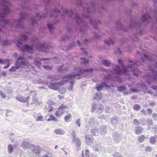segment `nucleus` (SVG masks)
Returning <instances> with one entry per match:
<instances>
[{"label":"nucleus","mask_w":157,"mask_h":157,"mask_svg":"<svg viewBox=\"0 0 157 157\" xmlns=\"http://www.w3.org/2000/svg\"><path fill=\"white\" fill-rule=\"evenodd\" d=\"M9 0H0V4L2 8V12H0V21L3 22L5 24L14 28H17L21 25L22 20L27 17L28 14L24 13H21L20 19L19 20H7L5 19L4 18L5 16L11 11L8 6L9 4Z\"/></svg>","instance_id":"1"},{"label":"nucleus","mask_w":157,"mask_h":157,"mask_svg":"<svg viewBox=\"0 0 157 157\" xmlns=\"http://www.w3.org/2000/svg\"><path fill=\"white\" fill-rule=\"evenodd\" d=\"M92 68L86 70H82L80 67H75L74 72L71 75L69 74L68 75L64 76L63 80L60 82H52L49 85L48 87L52 90H57L61 86L67 82V80L65 79H69L73 78H76L79 79L82 77L84 73L91 72L93 71Z\"/></svg>","instance_id":"2"},{"label":"nucleus","mask_w":157,"mask_h":157,"mask_svg":"<svg viewBox=\"0 0 157 157\" xmlns=\"http://www.w3.org/2000/svg\"><path fill=\"white\" fill-rule=\"evenodd\" d=\"M118 62L121 65V67L118 66H116L114 67L113 72L117 74H125L128 75V72L131 71L133 73L134 75L138 76L139 75V71L136 67L137 66V63L136 60L134 62L132 61H130L129 65L126 67L124 66V64L121 62L120 59L117 60Z\"/></svg>","instance_id":"3"},{"label":"nucleus","mask_w":157,"mask_h":157,"mask_svg":"<svg viewBox=\"0 0 157 157\" xmlns=\"http://www.w3.org/2000/svg\"><path fill=\"white\" fill-rule=\"evenodd\" d=\"M100 69L103 71H105L108 74L107 76H105L104 78V81L103 82L101 83L100 84H98L97 85L96 88L97 90L98 91L102 90L103 88L105 87H109L107 83L111 81V80H113L114 81L117 80L118 77H116V78H114V74H113V73L112 71H110L108 70H106L103 68H101Z\"/></svg>","instance_id":"4"},{"label":"nucleus","mask_w":157,"mask_h":157,"mask_svg":"<svg viewBox=\"0 0 157 157\" xmlns=\"http://www.w3.org/2000/svg\"><path fill=\"white\" fill-rule=\"evenodd\" d=\"M15 65L17 67V68H19L21 66H23L24 68L26 69L28 68H33L34 67L30 64L26 62L25 59L21 56H20L16 61Z\"/></svg>","instance_id":"5"},{"label":"nucleus","mask_w":157,"mask_h":157,"mask_svg":"<svg viewBox=\"0 0 157 157\" xmlns=\"http://www.w3.org/2000/svg\"><path fill=\"white\" fill-rule=\"evenodd\" d=\"M68 106L62 104L56 112L55 115L57 118L59 117L64 112L65 109H67Z\"/></svg>","instance_id":"6"},{"label":"nucleus","mask_w":157,"mask_h":157,"mask_svg":"<svg viewBox=\"0 0 157 157\" xmlns=\"http://www.w3.org/2000/svg\"><path fill=\"white\" fill-rule=\"evenodd\" d=\"M75 19L76 21V23L78 25L77 29L80 30L82 32L84 31L83 28L81 27V26L82 25V23L83 21L80 17L78 14H75Z\"/></svg>","instance_id":"7"},{"label":"nucleus","mask_w":157,"mask_h":157,"mask_svg":"<svg viewBox=\"0 0 157 157\" xmlns=\"http://www.w3.org/2000/svg\"><path fill=\"white\" fill-rule=\"evenodd\" d=\"M34 47L36 49L40 51H43V49L45 48L44 44L43 43L42 41L40 40L36 41Z\"/></svg>","instance_id":"8"},{"label":"nucleus","mask_w":157,"mask_h":157,"mask_svg":"<svg viewBox=\"0 0 157 157\" xmlns=\"http://www.w3.org/2000/svg\"><path fill=\"white\" fill-rule=\"evenodd\" d=\"M30 93H33L34 94V96L33 98V101L32 103L35 104L36 105H40L42 103V102L36 97V92L35 91H30Z\"/></svg>","instance_id":"9"},{"label":"nucleus","mask_w":157,"mask_h":157,"mask_svg":"<svg viewBox=\"0 0 157 157\" xmlns=\"http://www.w3.org/2000/svg\"><path fill=\"white\" fill-rule=\"evenodd\" d=\"M106 34L108 38V39H105L104 40V42L108 45H110L113 44L114 43V41L110 37V36H112V32H109L107 33Z\"/></svg>","instance_id":"10"},{"label":"nucleus","mask_w":157,"mask_h":157,"mask_svg":"<svg viewBox=\"0 0 157 157\" xmlns=\"http://www.w3.org/2000/svg\"><path fill=\"white\" fill-rule=\"evenodd\" d=\"M151 19V17L148 14L146 13L142 15L141 22V23H143V24L144 23V24L145 23L147 24L148 23L149 21Z\"/></svg>","instance_id":"11"},{"label":"nucleus","mask_w":157,"mask_h":157,"mask_svg":"<svg viewBox=\"0 0 157 157\" xmlns=\"http://www.w3.org/2000/svg\"><path fill=\"white\" fill-rule=\"evenodd\" d=\"M97 124L96 121L95 119L93 118H91L89 121L86 122V125L87 127H89V126H94L96 125Z\"/></svg>","instance_id":"12"},{"label":"nucleus","mask_w":157,"mask_h":157,"mask_svg":"<svg viewBox=\"0 0 157 157\" xmlns=\"http://www.w3.org/2000/svg\"><path fill=\"white\" fill-rule=\"evenodd\" d=\"M33 116L36 121H43V117L40 113H34L33 114Z\"/></svg>","instance_id":"13"},{"label":"nucleus","mask_w":157,"mask_h":157,"mask_svg":"<svg viewBox=\"0 0 157 157\" xmlns=\"http://www.w3.org/2000/svg\"><path fill=\"white\" fill-rule=\"evenodd\" d=\"M21 49L23 52L27 51L31 53H32L33 52V48L28 46L27 45H25L23 48H21Z\"/></svg>","instance_id":"14"},{"label":"nucleus","mask_w":157,"mask_h":157,"mask_svg":"<svg viewBox=\"0 0 157 157\" xmlns=\"http://www.w3.org/2000/svg\"><path fill=\"white\" fill-rule=\"evenodd\" d=\"M30 98L28 97L27 98H25L23 96H19L16 97V99L19 101L23 102H27L29 101Z\"/></svg>","instance_id":"15"},{"label":"nucleus","mask_w":157,"mask_h":157,"mask_svg":"<svg viewBox=\"0 0 157 157\" xmlns=\"http://www.w3.org/2000/svg\"><path fill=\"white\" fill-rule=\"evenodd\" d=\"M72 135L73 136V142L76 141V144L77 147H78L79 148V147H80L81 143L80 141V140L79 139L77 138L76 139V135L75 132H73Z\"/></svg>","instance_id":"16"},{"label":"nucleus","mask_w":157,"mask_h":157,"mask_svg":"<svg viewBox=\"0 0 157 157\" xmlns=\"http://www.w3.org/2000/svg\"><path fill=\"white\" fill-rule=\"evenodd\" d=\"M32 147V149L33 152L36 154L39 153L40 151V146L34 145H31Z\"/></svg>","instance_id":"17"},{"label":"nucleus","mask_w":157,"mask_h":157,"mask_svg":"<svg viewBox=\"0 0 157 157\" xmlns=\"http://www.w3.org/2000/svg\"><path fill=\"white\" fill-rule=\"evenodd\" d=\"M61 75H49L47 77L48 79H50L51 81H54L59 80L61 78Z\"/></svg>","instance_id":"18"},{"label":"nucleus","mask_w":157,"mask_h":157,"mask_svg":"<svg viewBox=\"0 0 157 157\" xmlns=\"http://www.w3.org/2000/svg\"><path fill=\"white\" fill-rule=\"evenodd\" d=\"M98 129L99 134L104 135L106 132V127L105 126H102Z\"/></svg>","instance_id":"19"},{"label":"nucleus","mask_w":157,"mask_h":157,"mask_svg":"<svg viewBox=\"0 0 157 157\" xmlns=\"http://www.w3.org/2000/svg\"><path fill=\"white\" fill-rule=\"evenodd\" d=\"M86 142L87 144L90 145L93 140L92 136L90 135H87L85 136Z\"/></svg>","instance_id":"20"},{"label":"nucleus","mask_w":157,"mask_h":157,"mask_svg":"<svg viewBox=\"0 0 157 157\" xmlns=\"http://www.w3.org/2000/svg\"><path fill=\"white\" fill-rule=\"evenodd\" d=\"M90 23L92 26H93L94 29H95L97 31H98V29L97 27L98 26V24H100V23L99 21H95L94 22H92L91 20L90 21Z\"/></svg>","instance_id":"21"},{"label":"nucleus","mask_w":157,"mask_h":157,"mask_svg":"<svg viewBox=\"0 0 157 157\" xmlns=\"http://www.w3.org/2000/svg\"><path fill=\"white\" fill-rule=\"evenodd\" d=\"M64 14L62 16V17H64L67 16L68 17H71L73 14L72 11V10H64Z\"/></svg>","instance_id":"22"},{"label":"nucleus","mask_w":157,"mask_h":157,"mask_svg":"<svg viewBox=\"0 0 157 157\" xmlns=\"http://www.w3.org/2000/svg\"><path fill=\"white\" fill-rule=\"evenodd\" d=\"M54 132L56 134L62 135H63L65 133V131L61 128H58L55 129L54 131Z\"/></svg>","instance_id":"23"},{"label":"nucleus","mask_w":157,"mask_h":157,"mask_svg":"<svg viewBox=\"0 0 157 157\" xmlns=\"http://www.w3.org/2000/svg\"><path fill=\"white\" fill-rule=\"evenodd\" d=\"M83 12L82 14L84 17H89L90 16V13L88 9L86 10L85 9H84Z\"/></svg>","instance_id":"24"},{"label":"nucleus","mask_w":157,"mask_h":157,"mask_svg":"<svg viewBox=\"0 0 157 157\" xmlns=\"http://www.w3.org/2000/svg\"><path fill=\"white\" fill-rule=\"evenodd\" d=\"M151 73L152 75L151 77L153 78V81L157 83V72L153 71Z\"/></svg>","instance_id":"25"},{"label":"nucleus","mask_w":157,"mask_h":157,"mask_svg":"<svg viewBox=\"0 0 157 157\" xmlns=\"http://www.w3.org/2000/svg\"><path fill=\"white\" fill-rule=\"evenodd\" d=\"M75 78H73L71 79H65V80H67V82L68 81L69 82H71V85L69 86L68 88L67 89L68 90L70 91L72 89L73 87V83L74 82V81L73 80V79Z\"/></svg>","instance_id":"26"},{"label":"nucleus","mask_w":157,"mask_h":157,"mask_svg":"<svg viewBox=\"0 0 157 157\" xmlns=\"http://www.w3.org/2000/svg\"><path fill=\"white\" fill-rule=\"evenodd\" d=\"M31 145L30 144L28 141H23L21 145V147L24 148H29Z\"/></svg>","instance_id":"27"},{"label":"nucleus","mask_w":157,"mask_h":157,"mask_svg":"<svg viewBox=\"0 0 157 157\" xmlns=\"http://www.w3.org/2000/svg\"><path fill=\"white\" fill-rule=\"evenodd\" d=\"M143 128L140 126H138L136 128L135 133L137 135H140L142 132Z\"/></svg>","instance_id":"28"},{"label":"nucleus","mask_w":157,"mask_h":157,"mask_svg":"<svg viewBox=\"0 0 157 157\" xmlns=\"http://www.w3.org/2000/svg\"><path fill=\"white\" fill-rule=\"evenodd\" d=\"M91 133L93 135L98 136L99 135L98 128H93L91 130Z\"/></svg>","instance_id":"29"},{"label":"nucleus","mask_w":157,"mask_h":157,"mask_svg":"<svg viewBox=\"0 0 157 157\" xmlns=\"http://www.w3.org/2000/svg\"><path fill=\"white\" fill-rule=\"evenodd\" d=\"M93 148L95 151H99L101 150L102 147L99 144H95L94 145Z\"/></svg>","instance_id":"30"},{"label":"nucleus","mask_w":157,"mask_h":157,"mask_svg":"<svg viewBox=\"0 0 157 157\" xmlns=\"http://www.w3.org/2000/svg\"><path fill=\"white\" fill-rule=\"evenodd\" d=\"M140 23H134L132 21H131L130 24V27L131 28L132 27H135V29H137L140 27L139 25Z\"/></svg>","instance_id":"31"},{"label":"nucleus","mask_w":157,"mask_h":157,"mask_svg":"<svg viewBox=\"0 0 157 157\" xmlns=\"http://www.w3.org/2000/svg\"><path fill=\"white\" fill-rule=\"evenodd\" d=\"M113 137L115 142L117 143L120 140L121 138L120 135H119L117 133L114 134L113 135Z\"/></svg>","instance_id":"32"},{"label":"nucleus","mask_w":157,"mask_h":157,"mask_svg":"<svg viewBox=\"0 0 157 157\" xmlns=\"http://www.w3.org/2000/svg\"><path fill=\"white\" fill-rule=\"evenodd\" d=\"M104 110V107L102 104H99L97 109V112L98 113H101Z\"/></svg>","instance_id":"33"},{"label":"nucleus","mask_w":157,"mask_h":157,"mask_svg":"<svg viewBox=\"0 0 157 157\" xmlns=\"http://www.w3.org/2000/svg\"><path fill=\"white\" fill-rule=\"evenodd\" d=\"M156 138H157V136H151L150 138L149 142L151 144H155L156 142Z\"/></svg>","instance_id":"34"},{"label":"nucleus","mask_w":157,"mask_h":157,"mask_svg":"<svg viewBox=\"0 0 157 157\" xmlns=\"http://www.w3.org/2000/svg\"><path fill=\"white\" fill-rule=\"evenodd\" d=\"M118 117L117 116L114 117L111 120V122L113 124L115 125L118 123Z\"/></svg>","instance_id":"35"},{"label":"nucleus","mask_w":157,"mask_h":157,"mask_svg":"<svg viewBox=\"0 0 157 157\" xmlns=\"http://www.w3.org/2000/svg\"><path fill=\"white\" fill-rule=\"evenodd\" d=\"M38 59L37 58H36L34 60V63L35 65L39 68H40L41 65V63L38 60L36 59Z\"/></svg>","instance_id":"36"},{"label":"nucleus","mask_w":157,"mask_h":157,"mask_svg":"<svg viewBox=\"0 0 157 157\" xmlns=\"http://www.w3.org/2000/svg\"><path fill=\"white\" fill-rule=\"evenodd\" d=\"M48 121H58V120L54 116L52 115H51L50 118L48 119L47 120Z\"/></svg>","instance_id":"37"},{"label":"nucleus","mask_w":157,"mask_h":157,"mask_svg":"<svg viewBox=\"0 0 157 157\" xmlns=\"http://www.w3.org/2000/svg\"><path fill=\"white\" fill-rule=\"evenodd\" d=\"M71 115L70 113L66 116L64 117V120L65 122H69L70 119L71 118Z\"/></svg>","instance_id":"38"},{"label":"nucleus","mask_w":157,"mask_h":157,"mask_svg":"<svg viewBox=\"0 0 157 157\" xmlns=\"http://www.w3.org/2000/svg\"><path fill=\"white\" fill-rule=\"evenodd\" d=\"M102 63L104 66L107 67L109 66L111 64L110 62L107 60H104L102 61Z\"/></svg>","instance_id":"39"},{"label":"nucleus","mask_w":157,"mask_h":157,"mask_svg":"<svg viewBox=\"0 0 157 157\" xmlns=\"http://www.w3.org/2000/svg\"><path fill=\"white\" fill-rule=\"evenodd\" d=\"M145 139V136L144 135H141L138 137V140L140 143H142Z\"/></svg>","instance_id":"40"},{"label":"nucleus","mask_w":157,"mask_h":157,"mask_svg":"<svg viewBox=\"0 0 157 157\" xmlns=\"http://www.w3.org/2000/svg\"><path fill=\"white\" fill-rule=\"evenodd\" d=\"M10 61L8 59H0V63L1 64H5L6 63H9Z\"/></svg>","instance_id":"41"},{"label":"nucleus","mask_w":157,"mask_h":157,"mask_svg":"<svg viewBox=\"0 0 157 157\" xmlns=\"http://www.w3.org/2000/svg\"><path fill=\"white\" fill-rule=\"evenodd\" d=\"M102 96L101 94H96L94 96V98L96 100H101V99Z\"/></svg>","instance_id":"42"},{"label":"nucleus","mask_w":157,"mask_h":157,"mask_svg":"<svg viewBox=\"0 0 157 157\" xmlns=\"http://www.w3.org/2000/svg\"><path fill=\"white\" fill-rule=\"evenodd\" d=\"M116 27L118 30L121 29L122 28V26L121 25L120 21H119L116 23Z\"/></svg>","instance_id":"43"},{"label":"nucleus","mask_w":157,"mask_h":157,"mask_svg":"<svg viewBox=\"0 0 157 157\" xmlns=\"http://www.w3.org/2000/svg\"><path fill=\"white\" fill-rule=\"evenodd\" d=\"M113 157H124L120 153L118 152H115L113 154Z\"/></svg>","instance_id":"44"},{"label":"nucleus","mask_w":157,"mask_h":157,"mask_svg":"<svg viewBox=\"0 0 157 157\" xmlns=\"http://www.w3.org/2000/svg\"><path fill=\"white\" fill-rule=\"evenodd\" d=\"M13 148V147L12 145L10 144H9L8 147V152L10 153H12V152Z\"/></svg>","instance_id":"45"},{"label":"nucleus","mask_w":157,"mask_h":157,"mask_svg":"<svg viewBox=\"0 0 157 157\" xmlns=\"http://www.w3.org/2000/svg\"><path fill=\"white\" fill-rule=\"evenodd\" d=\"M59 93L62 94H65L66 92V89L64 88H61L59 90Z\"/></svg>","instance_id":"46"},{"label":"nucleus","mask_w":157,"mask_h":157,"mask_svg":"<svg viewBox=\"0 0 157 157\" xmlns=\"http://www.w3.org/2000/svg\"><path fill=\"white\" fill-rule=\"evenodd\" d=\"M31 25L34 27H36L37 25V21L35 20L33 18L31 19Z\"/></svg>","instance_id":"47"},{"label":"nucleus","mask_w":157,"mask_h":157,"mask_svg":"<svg viewBox=\"0 0 157 157\" xmlns=\"http://www.w3.org/2000/svg\"><path fill=\"white\" fill-rule=\"evenodd\" d=\"M42 16V13H40L36 15V16L35 17V19H41Z\"/></svg>","instance_id":"48"},{"label":"nucleus","mask_w":157,"mask_h":157,"mask_svg":"<svg viewBox=\"0 0 157 157\" xmlns=\"http://www.w3.org/2000/svg\"><path fill=\"white\" fill-rule=\"evenodd\" d=\"M81 59L82 60L81 62L85 64H86L89 63L88 60L86 59L81 58Z\"/></svg>","instance_id":"49"},{"label":"nucleus","mask_w":157,"mask_h":157,"mask_svg":"<svg viewBox=\"0 0 157 157\" xmlns=\"http://www.w3.org/2000/svg\"><path fill=\"white\" fill-rule=\"evenodd\" d=\"M44 67L47 70H51L53 68L52 66L46 65H44Z\"/></svg>","instance_id":"50"},{"label":"nucleus","mask_w":157,"mask_h":157,"mask_svg":"<svg viewBox=\"0 0 157 157\" xmlns=\"http://www.w3.org/2000/svg\"><path fill=\"white\" fill-rule=\"evenodd\" d=\"M40 59L41 61H44V63H49L50 59L48 58H44V59Z\"/></svg>","instance_id":"51"},{"label":"nucleus","mask_w":157,"mask_h":157,"mask_svg":"<svg viewBox=\"0 0 157 157\" xmlns=\"http://www.w3.org/2000/svg\"><path fill=\"white\" fill-rule=\"evenodd\" d=\"M133 108L135 110H138L140 109V107L139 105L136 104L134 105Z\"/></svg>","instance_id":"52"},{"label":"nucleus","mask_w":157,"mask_h":157,"mask_svg":"<svg viewBox=\"0 0 157 157\" xmlns=\"http://www.w3.org/2000/svg\"><path fill=\"white\" fill-rule=\"evenodd\" d=\"M92 7L91 8V13H92L93 11L94 12H95V10H96L98 9V7L97 6H94V4L93 3L91 4Z\"/></svg>","instance_id":"53"},{"label":"nucleus","mask_w":157,"mask_h":157,"mask_svg":"<svg viewBox=\"0 0 157 157\" xmlns=\"http://www.w3.org/2000/svg\"><path fill=\"white\" fill-rule=\"evenodd\" d=\"M27 39V36L25 35H22L20 38L21 40H25Z\"/></svg>","instance_id":"54"},{"label":"nucleus","mask_w":157,"mask_h":157,"mask_svg":"<svg viewBox=\"0 0 157 157\" xmlns=\"http://www.w3.org/2000/svg\"><path fill=\"white\" fill-rule=\"evenodd\" d=\"M145 150L147 151L150 152L151 151L152 148L151 147L148 146L145 147Z\"/></svg>","instance_id":"55"},{"label":"nucleus","mask_w":157,"mask_h":157,"mask_svg":"<svg viewBox=\"0 0 157 157\" xmlns=\"http://www.w3.org/2000/svg\"><path fill=\"white\" fill-rule=\"evenodd\" d=\"M126 89V88L123 86H121L118 87V90L119 91L122 92L124 91Z\"/></svg>","instance_id":"56"},{"label":"nucleus","mask_w":157,"mask_h":157,"mask_svg":"<svg viewBox=\"0 0 157 157\" xmlns=\"http://www.w3.org/2000/svg\"><path fill=\"white\" fill-rule=\"evenodd\" d=\"M97 107V105L95 103H94L92 105V108L91 110V112H94V110H95L96 108Z\"/></svg>","instance_id":"57"},{"label":"nucleus","mask_w":157,"mask_h":157,"mask_svg":"<svg viewBox=\"0 0 157 157\" xmlns=\"http://www.w3.org/2000/svg\"><path fill=\"white\" fill-rule=\"evenodd\" d=\"M12 112L10 111L9 110H7L6 111V117H9L10 115H11L12 114Z\"/></svg>","instance_id":"58"},{"label":"nucleus","mask_w":157,"mask_h":157,"mask_svg":"<svg viewBox=\"0 0 157 157\" xmlns=\"http://www.w3.org/2000/svg\"><path fill=\"white\" fill-rule=\"evenodd\" d=\"M147 125L149 126H151L153 125L152 121V120H148L147 121Z\"/></svg>","instance_id":"59"},{"label":"nucleus","mask_w":157,"mask_h":157,"mask_svg":"<svg viewBox=\"0 0 157 157\" xmlns=\"http://www.w3.org/2000/svg\"><path fill=\"white\" fill-rule=\"evenodd\" d=\"M18 68H17V67H12L9 70L10 71H16V69H18Z\"/></svg>","instance_id":"60"},{"label":"nucleus","mask_w":157,"mask_h":157,"mask_svg":"<svg viewBox=\"0 0 157 157\" xmlns=\"http://www.w3.org/2000/svg\"><path fill=\"white\" fill-rule=\"evenodd\" d=\"M85 156L86 157H89V151L88 150H86L85 151ZM90 157H95L93 156V157L91 156Z\"/></svg>","instance_id":"61"},{"label":"nucleus","mask_w":157,"mask_h":157,"mask_svg":"<svg viewBox=\"0 0 157 157\" xmlns=\"http://www.w3.org/2000/svg\"><path fill=\"white\" fill-rule=\"evenodd\" d=\"M132 39L135 41H137L138 40V35H135V36H133V38H132Z\"/></svg>","instance_id":"62"},{"label":"nucleus","mask_w":157,"mask_h":157,"mask_svg":"<svg viewBox=\"0 0 157 157\" xmlns=\"http://www.w3.org/2000/svg\"><path fill=\"white\" fill-rule=\"evenodd\" d=\"M133 124H134L138 125L139 124V123L136 119H134L133 120Z\"/></svg>","instance_id":"63"},{"label":"nucleus","mask_w":157,"mask_h":157,"mask_svg":"<svg viewBox=\"0 0 157 157\" xmlns=\"http://www.w3.org/2000/svg\"><path fill=\"white\" fill-rule=\"evenodd\" d=\"M53 11L55 12V13H59L60 11L57 8H55L53 10Z\"/></svg>","instance_id":"64"}]
</instances>
